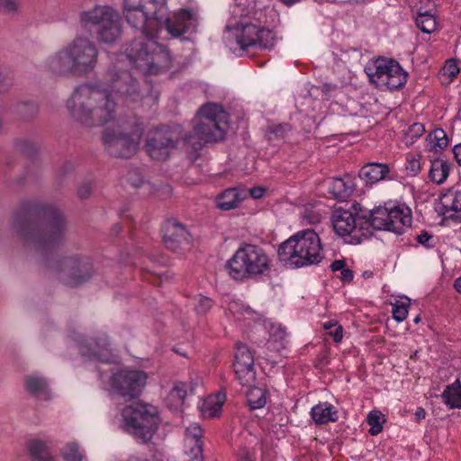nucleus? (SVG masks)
<instances>
[{
	"instance_id": "4",
	"label": "nucleus",
	"mask_w": 461,
	"mask_h": 461,
	"mask_svg": "<svg viewBox=\"0 0 461 461\" xmlns=\"http://www.w3.org/2000/svg\"><path fill=\"white\" fill-rule=\"evenodd\" d=\"M99 50L86 37H77L62 49L50 55L44 68L55 76L87 77L98 64Z\"/></svg>"
},
{
	"instance_id": "30",
	"label": "nucleus",
	"mask_w": 461,
	"mask_h": 461,
	"mask_svg": "<svg viewBox=\"0 0 461 461\" xmlns=\"http://www.w3.org/2000/svg\"><path fill=\"white\" fill-rule=\"evenodd\" d=\"M448 145V139L444 130L435 129L429 132L426 138L427 149L438 152L446 149Z\"/></svg>"
},
{
	"instance_id": "37",
	"label": "nucleus",
	"mask_w": 461,
	"mask_h": 461,
	"mask_svg": "<svg viewBox=\"0 0 461 461\" xmlns=\"http://www.w3.org/2000/svg\"><path fill=\"white\" fill-rule=\"evenodd\" d=\"M358 177L367 188H372L375 184V163H367L361 167Z\"/></svg>"
},
{
	"instance_id": "32",
	"label": "nucleus",
	"mask_w": 461,
	"mask_h": 461,
	"mask_svg": "<svg viewBox=\"0 0 461 461\" xmlns=\"http://www.w3.org/2000/svg\"><path fill=\"white\" fill-rule=\"evenodd\" d=\"M28 447L33 458L39 461H54L44 442L33 439L30 441Z\"/></svg>"
},
{
	"instance_id": "11",
	"label": "nucleus",
	"mask_w": 461,
	"mask_h": 461,
	"mask_svg": "<svg viewBox=\"0 0 461 461\" xmlns=\"http://www.w3.org/2000/svg\"><path fill=\"white\" fill-rule=\"evenodd\" d=\"M275 33L260 24L241 23L230 32L228 44L235 51H245L250 48L257 50H271L275 46Z\"/></svg>"
},
{
	"instance_id": "26",
	"label": "nucleus",
	"mask_w": 461,
	"mask_h": 461,
	"mask_svg": "<svg viewBox=\"0 0 461 461\" xmlns=\"http://www.w3.org/2000/svg\"><path fill=\"white\" fill-rule=\"evenodd\" d=\"M311 416L315 423L325 424L336 421L338 419V412L331 403L324 402H320L312 408Z\"/></svg>"
},
{
	"instance_id": "59",
	"label": "nucleus",
	"mask_w": 461,
	"mask_h": 461,
	"mask_svg": "<svg viewBox=\"0 0 461 461\" xmlns=\"http://www.w3.org/2000/svg\"><path fill=\"white\" fill-rule=\"evenodd\" d=\"M426 417V411L423 408H418L415 411V418L417 421H420Z\"/></svg>"
},
{
	"instance_id": "25",
	"label": "nucleus",
	"mask_w": 461,
	"mask_h": 461,
	"mask_svg": "<svg viewBox=\"0 0 461 461\" xmlns=\"http://www.w3.org/2000/svg\"><path fill=\"white\" fill-rule=\"evenodd\" d=\"M451 163L442 158H436L430 161L428 173L429 179L436 185H443L450 173Z\"/></svg>"
},
{
	"instance_id": "63",
	"label": "nucleus",
	"mask_w": 461,
	"mask_h": 461,
	"mask_svg": "<svg viewBox=\"0 0 461 461\" xmlns=\"http://www.w3.org/2000/svg\"><path fill=\"white\" fill-rule=\"evenodd\" d=\"M373 271L371 270H366V271H364L363 274H362V276L366 279H369V278H372L373 277Z\"/></svg>"
},
{
	"instance_id": "21",
	"label": "nucleus",
	"mask_w": 461,
	"mask_h": 461,
	"mask_svg": "<svg viewBox=\"0 0 461 461\" xmlns=\"http://www.w3.org/2000/svg\"><path fill=\"white\" fill-rule=\"evenodd\" d=\"M24 389L28 394L39 401H49L52 393L47 379L43 376L32 374L24 376Z\"/></svg>"
},
{
	"instance_id": "49",
	"label": "nucleus",
	"mask_w": 461,
	"mask_h": 461,
	"mask_svg": "<svg viewBox=\"0 0 461 461\" xmlns=\"http://www.w3.org/2000/svg\"><path fill=\"white\" fill-rule=\"evenodd\" d=\"M0 7L8 13H14L17 11V3L15 0H0Z\"/></svg>"
},
{
	"instance_id": "24",
	"label": "nucleus",
	"mask_w": 461,
	"mask_h": 461,
	"mask_svg": "<svg viewBox=\"0 0 461 461\" xmlns=\"http://www.w3.org/2000/svg\"><path fill=\"white\" fill-rule=\"evenodd\" d=\"M199 378L197 381L193 384L190 383L187 385L185 383L177 382L174 384L173 388L170 390L168 395L167 396V403L171 409H178L180 408L185 401V398L187 395V391L190 393H194V387L198 384Z\"/></svg>"
},
{
	"instance_id": "20",
	"label": "nucleus",
	"mask_w": 461,
	"mask_h": 461,
	"mask_svg": "<svg viewBox=\"0 0 461 461\" xmlns=\"http://www.w3.org/2000/svg\"><path fill=\"white\" fill-rule=\"evenodd\" d=\"M163 240L168 249L177 251L189 246L190 234L183 224L167 221L163 225Z\"/></svg>"
},
{
	"instance_id": "27",
	"label": "nucleus",
	"mask_w": 461,
	"mask_h": 461,
	"mask_svg": "<svg viewBox=\"0 0 461 461\" xmlns=\"http://www.w3.org/2000/svg\"><path fill=\"white\" fill-rule=\"evenodd\" d=\"M246 197V193L238 188H229L217 197V205L220 209L229 211L237 208Z\"/></svg>"
},
{
	"instance_id": "17",
	"label": "nucleus",
	"mask_w": 461,
	"mask_h": 461,
	"mask_svg": "<svg viewBox=\"0 0 461 461\" xmlns=\"http://www.w3.org/2000/svg\"><path fill=\"white\" fill-rule=\"evenodd\" d=\"M145 148L153 160H165L176 149V140L167 127H158L149 133Z\"/></svg>"
},
{
	"instance_id": "9",
	"label": "nucleus",
	"mask_w": 461,
	"mask_h": 461,
	"mask_svg": "<svg viewBox=\"0 0 461 461\" xmlns=\"http://www.w3.org/2000/svg\"><path fill=\"white\" fill-rule=\"evenodd\" d=\"M197 115L200 121L185 138L187 144L198 149L206 143L224 138L229 128V114L221 105L207 103L199 109Z\"/></svg>"
},
{
	"instance_id": "38",
	"label": "nucleus",
	"mask_w": 461,
	"mask_h": 461,
	"mask_svg": "<svg viewBox=\"0 0 461 461\" xmlns=\"http://www.w3.org/2000/svg\"><path fill=\"white\" fill-rule=\"evenodd\" d=\"M61 455L66 461H82L83 455L79 451L78 445L77 443L67 444L62 451Z\"/></svg>"
},
{
	"instance_id": "28",
	"label": "nucleus",
	"mask_w": 461,
	"mask_h": 461,
	"mask_svg": "<svg viewBox=\"0 0 461 461\" xmlns=\"http://www.w3.org/2000/svg\"><path fill=\"white\" fill-rule=\"evenodd\" d=\"M325 211L321 203H308L300 212L302 221L304 224H317L325 217Z\"/></svg>"
},
{
	"instance_id": "48",
	"label": "nucleus",
	"mask_w": 461,
	"mask_h": 461,
	"mask_svg": "<svg viewBox=\"0 0 461 461\" xmlns=\"http://www.w3.org/2000/svg\"><path fill=\"white\" fill-rule=\"evenodd\" d=\"M128 181L132 186L139 187L142 183L140 171L138 169L131 171L128 175Z\"/></svg>"
},
{
	"instance_id": "8",
	"label": "nucleus",
	"mask_w": 461,
	"mask_h": 461,
	"mask_svg": "<svg viewBox=\"0 0 461 461\" xmlns=\"http://www.w3.org/2000/svg\"><path fill=\"white\" fill-rule=\"evenodd\" d=\"M143 131L137 119H119L103 132L104 149L112 157L130 158L139 149Z\"/></svg>"
},
{
	"instance_id": "64",
	"label": "nucleus",
	"mask_w": 461,
	"mask_h": 461,
	"mask_svg": "<svg viewBox=\"0 0 461 461\" xmlns=\"http://www.w3.org/2000/svg\"><path fill=\"white\" fill-rule=\"evenodd\" d=\"M127 461H155V460H146L139 456H131Z\"/></svg>"
},
{
	"instance_id": "62",
	"label": "nucleus",
	"mask_w": 461,
	"mask_h": 461,
	"mask_svg": "<svg viewBox=\"0 0 461 461\" xmlns=\"http://www.w3.org/2000/svg\"><path fill=\"white\" fill-rule=\"evenodd\" d=\"M300 0H281V2L286 6H292L293 5L298 3Z\"/></svg>"
},
{
	"instance_id": "54",
	"label": "nucleus",
	"mask_w": 461,
	"mask_h": 461,
	"mask_svg": "<svg viewBox=\"0 0 461 461\" xmlns=\"http://www.w3.org/2000/svg\"><path fill=\"white\" fill-rule=\"evenodd\" d=\"M265 188L263 187H253L249 190L250 195L255 199L262 198L265 194Z\"/></svg>"
},
{
	"instance_id": "34",
	"label": "nucleus",
	"mask_w": 461,
	"mask_h": 461,
	"mask_svg": "<svg viewBox=\"0 0 461 461\" xmlns=\"http://www.w3.org/2000/svg\"><path fill=\"white\" fill-rule=\"evenodd\" d=\"M415 22L417 27L425 33H431L437 29L435 15L429 12L419 13Z\"/></svg>"
},
{
	"instance_id": "36",
	"label": "nucleus",
	"mask_w": 461,
	"mask_h": 461,
	"mask_svg": "<svg viewBox=\"0 0 461 461\" xmlns=\"http://www.w3.org/2000/svg\"><path fill=\"white\" fill-rule=\"evenodd\" d=\"M14 111L22 119H31L38 113V106L34 103L23 102L15 105Z\"/></svg>"
},
{
	"instance_id": "23",
	"label": "nucleus",
	"mask_w": 461,
	"mask_h": 461,
	"mask_svg": "<svg viewBox=\"0 0 461 461\" xmlns=\"http://www.w3.org/2000/svg\"><path fill=\"white\" fill-rule=\"evenodd\" d=\"M355 183L350 176L335 177L329 184V192L338 201H345L354 191Z\"/></svg>"
},
{
	"instance_id": "15",
	"label": "nucleus",
	"mask_w": 461,
	"mask_h": 461,
	"mask_svg": "<svg viewBox=\"0 0 461 461\" xmlns=\"http://www.w3.org/2000/svg\"><path fill=\"white\" fill-rule=\"evenodd\" d=\"M147 375L140 370H120L110 378L111 390L131 400L138 397L146 384Z\"/></svg>"
},
{
	"instance_id": "18",
	"label": "nucleus",
	"mask_w": 461,
	"mask_h": 461,
	"mask_svg": "<svg viewBox=\"0 0 461 461\" xmlns=\"http://www.w3.org/2000/svg\"><path fill=\"white\" fill-rule=\"evenodd\" d=\"M77 343L80 354L90 360H97L104 363L115 361V355L112 345L105 334H101L91 339V342H84L78 338H73Z\"/></svg>"
},
{
	"instance_id": "58",
	"label": "nucleus",
	"mask_w": 461,
	"mask_h": 461,
	"mask_svg": "<svg viewBox=\"0 0 461 461\" xmlns=\"http://www.w3.org/2000/svg\"><path fill=\"white\" fill-rule=\"evenodd\" d=\"M453 154L457 164L461 167V143L454 146Z\"/></svg>"
},
{
	"instance_id": "50",
	"label": "nucleus",
	"mask_w": 461,
	"mask_h": 461,
	"mask_svg": "<svg viewBox=\"0 0 461 461\" xmlns=\"http://www.w3.org/2000/svg\"><path fill=\"white\" fill-rule=\"evenodd\" d=\"M290 131V125L288 123L279 124L271 128V133H274L276 137H284L285 133Z\"/></svg>"
},
{
	"instance_id": "5",
	"label": "nucleus",
	"mask_w": 461,
	"mask_h": 461,
	"mask_svg": "<svg viewBox=\"0 0 461 461\" xmlns=\"http://www.w3.org/2000/svg\"><path fill=\"white\" fill-rule=\"evenodd\" d=\"M375 204L372 199L360 198L350 209L336 208L331 215L335 233L350 244L372 238L375 232Z\"/></svg>"
},
{
	"instance_id": "55",
	"label": "nucleus",
	"mask_w": 461,
	"mask_h": 461,
	"mask_svg": "<svg viewBox=\"0 0 461 461\" xmlns=\"http://www.w3.org/2000/svg\"><path fill=\"white\" fill-rule=\"evenodd\" d=\"M346 267V263L344 260H340V259H338V260H334L331 265H330V268L333 272H340L342 271L343 268Z\"/></svg>"
},
{
	"instance_id": "42",
	"label": "nucleus",
	"mask_w": 461,
	"mask_h": 461,
	"mask_svg": "<svg viewBox=\"0 0 461 461\" xmlns=\"http://www.w3.org/2000/svg\"><path fill=\"white\" fill-rule=\"evenodd\" d=\"M459 71L460 68L457 63V58H455L446 61L445 66L442 68L441 74L451 81L457 76Z\"/></svg>"
},
{
	"instance_id": "3",
	"label": "nucleus",
	"mask_w": 461,
	"mask_h": 461,
	"mask_svg": "<svg viewBox=\"0 0 461 461\" xmlns=\"http://www.w3.org/2000/svg\"><path fill=\"white\" fill-rule=\"evenodd\" d=\"M14 228L41 253H52L65 236L66 221L56 207L30 203L14 213Z\"/></svg>"
},
{
	"instance_id": "43",
	"label": "nucleus",
	"mask_w": 461,
	"mask_h": 461,
	"mask_svg": "<svg viewBox=\"0 0 461 461\" xmlns=\"http://www.w3.org/2000/svg\"><path fill=\"white\" fill-rule=\"evenodd\" d=\"M194 310L198 314H205L212 307V301L203 295L198 294L194 299Z\"/></svg>"
},
{
	"instance_id": "10",
	"label": "nucleus",
	"mask_w": 461,
	"mask_h": 461,
	"mask_svg": "<svg viewBox=\"0 0 461 461\" xmlns=\"http://www.w3.org/2000/svg\"><path fill=\"white\" fill-rule=\"evenodd\" d=\"M122 416L124 429L143 441L150 439L158 428V410L152 405L137 402L126 406Z\"/></svg>"
},
{
	"instance_id": "22",
	"label": "nucleus",
	"mask_w": 461,
	"mask_h": 461,
	"mask_svg": "<svg viewBox=\"0 0 461 461\" xmlns=\"http://www.w3.org/2000/svg\"><path fill=\"white\" fill-rule=\"evenodd\" d=\"M440 212L447 218L461 220V190L449 189L439 198Z\"/></svg>"
},
{
	"instance_id": "12",
	"label": "nucleus",
	"mask_w": 461,
	"mask_h": 461,
	"mask_svg": "<svg viewBox=\"0 0 461 461\" xmlns=\"http://www.w3.org/2000/svg\"><path fill=\"white\" fill-rule=\"evenodd\" d=\"M80 19L85 27L97 26V38L104 43H113L122 35L120 14L110 6L97 5L83 12Z\"/></svg>"
},
{
	"instance_id": "7",
	"label": "nucleus",
	"mask_w": 461,
	"mask_h": 461,
	"mask_svg": "<svg viewBox=\"0 0 461 461\" xmlns=\"http://www.w3.org/2000/svg\"><path fill=\"white\" fill-rule=\"evenodd\" d=\"M278 257L295 267L318 264L323 258L321 239L313 230H300L279 246Z\"/></svg>"
},
{
	"instance_id": "35",
	"label": "nucleus",
	"mask_w": 461,
	"mask_h": 461,
	"mask_svg": "<svg viewBox=\"0 0 461 461\" xmlns=\"http://www.w3.org/2000/svg\"><path fill=\"white\" fill-rule=\"evenodd\" d=\"M410 307V299L405 298L399 301H396L393 303L392 313L393 317L398 322L402 321L406 319Z\"/></svg>"
},
{
	"instance_id": "57",
	"label": "nucleus",
	"mask_w": 461,
	"mask_h": 461,
	"mask_svg": "<svg viewBox=\"0 0 461 461\" xmlns=\"http://www.w3.org/2000/svg\"><path fill=\"white\" fill-rule=\"evenodd\" d=\"M385 421L384 415L381 412L376 411V435L382 431L383 423Z\"/></svg>"
},
{
	"instance_id": "60",
	"label": "nucleus",
	"mask_w": 461,
	"mask_h": 461,
	"mask_svg": "<svg viewBox=\"0 0 461 461\" xmlns=\"http://www.w3.org/2000/svg\"><path fill=\"white\" fill-rule=\"evenodd\" d=\"M366 71L369 77L370 82L375 83V72H372L371 68L369 67L366 68Z\"/></svg>"
},
{
	"instance_id": "33",
	"label": "nucleus",
	"mask_w": 461,
	"mask_h": 461,
	"mask_svg": "<svg viewBox=\"0 0 461 461\" xmlns=\"http://www.w3.org/2000/svg\"><path fill=\"white\" fill-rule=\"evenodd\" d=\"M247 402L250 409H260L267 402V392L259 387L250 388L247 393Z\"/></svg>"
},
{
	"instance_id": "13",
	"label": "nucleus",
	"mask_w": 461,
	"mask_h": 461,
	"mask_svg": "<svg viewBox=\"0 0 461 461\" xmlns=\"http://www.w3.org/2000/svg\"><path fill=\"white\" fill-rule=\"evenodd\" d=\"M411 222V210L405 203L390 201L376 206V230L402 234Z\"/></svg>"
},
{
	"instance_id": "1",
	"label": "nucleus",
	"mask_w": 461,
	"mask_h": 461,
	"mask_svg": "<svg viewBox=\"0 0 461 461\" xmlns=\"http://www.w3.org/2000/svg\"><path fill=\"white\" fill-rule=\"evenodd\" d=\"M122 14L131 27L140 31V36L126 47L125 56L147 76L166 72L172 61L168 50L148 34L146 29L149 23L153 21L164 23L168 33L175 37L197 26V14L193 9L182 8L168 16L167 0H123Z\"/></svg>"
},
{
	"instance_id": "51",
	"label": "nucleus",
	"mask_w": 461,
	"mask_h": 461,
	"mask_svg": "<svg viewBox=\"0 0 461 461\" xmlns=\"http://www.w3.org/2000/svg\"><path fill=\"white\" fill-rule=\"evenodd\" d=\"M78 195L81 199H86L92 193V188L89 184H84L78 188Z\"/></svg>"
},
{
	"instance_id": "31",
	"label": "nucleus",
	"mask_w": 461,
	"mask_h": 461,
	"mask_svg": "<svg viewBox=\"0 0 461 461\" xmlns=\"http://www.w3.org/2000/svg\"><path fill=\"white\" fill-rule=\"evenodd\" d=\"M224 402L225 394L223 393H217L207 397L202 406L203 416L209 418L217 416L221 412Z\"/></svg>"
},
{
	"instance_id": "52",
	"label": "nucleus",
	"mask_w": 461,
	"mask_h": 461,
	"mask_svg": "<svg viewBox=\"0 0 461 461\" xmlns=\"http://www.w3.org/2000/svg\"><path fill=\"white\" fill-rule=\"evenodd\" d=\"M367 423L370 425V429H368V433L372 436H375V410H372L369 411L367 418H366Z\"/></svg>"
},
{
	"instance_id": "14",
	"label": "nucleus",
	"mask_w": 461,
	"mask_h": 461,
	"mask_svg": "<svg viewBox=\"0 0 461 461\" xmlns=\"http://www.w3.org/2000/svg\"><path fill=\"white\" fill-rule=\"evenodd\" d=\"M48 267L60 274V279L69 286H77L87 281L91 275V265L81 258L69 257L60 261L50 260Z\"/></svg>"
},
{
	"instance_id": "40",
	"label": "nucleus",
	"mask_w": 461,
	"mask_h": 461,
	"mask_svg": "<svg viewBox=\"0 0 461 461\" xmlns=\"http://www.w3.org/2000/svg\"><path fill=\"white\" fill-rule=\"evenodd\" d=\"M421 156L420 154L409 153L406 156V170L409 175L416 176L421 170Z\"/></svg>"
},
{
	"instance_id": "6",
	"label": "nucleus",
	"mask_w": 461,
	"mask_h": 461,
	"mask_svg": "<svg viewBox=\"0 0 461 461\" xmlns=\"http://www.w3.org/2000/svg\"><path fill=\"white\" fill-rule=\"evenodd\" d=\"M271 267L272 259L262 247L246 242L226 262L229 276L240 282L267 276Z\"/></svg>"
},
{
	"instance_id": "29",
	"label": "nucleus",
	"mask_w": 461,
	"mask_h": 461,
	"mask_svg": "<svg viewBox=\"0 0 461 461\" xmlns=\"http://www.w3.org/2000/svg\"><path fill=\"white\" fill-rule=\"evenodd\" d=\"M441 398L443 402L450 409L461 408V383L459 380L447 385Z\"/></svg>"
},
{
	"instance_id": "41",
	"label": "nucleus",
	"mask_w": 461,
	"mask_h": 461,
	"mask_svg": "<svg viewBox=\"0 0 461 461\" xmlns=\"http://www.w3.org/2000/svg\"><path fill=\"white\" fill-rule=\"evenodd\" d=\"M202 429L199 424L192 423L185 429V443L202 442Z\"/></svg>"
},
{
	"instance_id": "39",
	"label": "nucleus",
	"mask_w": 461,
	"mask_h": 461,
	"mask_svg": "<svg viewBox=\"0 0 461 461\" xmlns=\"http://www.w3.org/2000/svg\"><path fill=\"white\" fill-rule=\"evenodd\" d=\"M425 132V127L422 123L414 122L409 126L405 131V143L406 145H411L414 141L419 139Z\"/></svg>"
},
{
	"instance_id": "44",
	"label": "nucleus",
	"mask_w": 461,
	"mask_h": 461,
	"mask_svg": "<svg viewBox=\"0 0 461 461\" xmlns=\"http://www.w3.org/2000/svg\"><path fill=\"white\" fill-rule=\"evenodd\" d=\"M203 443L195 442V443H185V452L190 456L193 461H202L203 456Z\"/></svg>"
},
{
	"instance_id": "47",
	"label": "nucleus",
	"mask_w": 461,
	"mask_h": 461,
	"mask_svg": "<svg viewBox=\"0 0 461 461\" xmlns=\"http://www.w3.org/2000/svg\"><path fill=\"white\" fill-rule=\"evenodd\" d=\"M392 179L389 167L385 164L376 163V182Z\"/></svg>"
},
{
	"instance_id": "16",
	"label": "nucleus",
	"mask_w": 461,
	"mask_h": 461,
	"mask_svg": "<svg viewBox=\"0 0 461 461\" xmlns=\"http://www.w3.org/2000/svg\"><path fill=\"white\" fill-rule=\"evenodd\" d=\"M407 77L408 74L395 59L376 58V88H400L407 82Z\"/></svg>"
},
{
	"instance_id": "56",
	"label": "nucleus",
	"mask_w": 461,
	"mask_h": 461,
	"mask_svg": "<svg viewBox=\"0 0 461 461\" xmlns=\"http://www.w3.org/2000/svg\"><path fill=\"white\" fill-rule=\"evenodd\" d=\"M9 85L7 77L0 72V93L6 91Z\"/></svg>"
},
{
	"instance_id": "45",
	"label": "nucleus",
	"mask_w": 461,
	"mask_h": 461,
	"mask_svg": "<svg viewBox=\"0 0 461 461\" xmlns=\"http://www.w3.org/2000/svg\"><path fill=\"white\" fill-rule=\"evenodd\" d=\"M323 328L335 342L341 341L343 338L342 327L339 325L338 322L327 321L323 324Z\"/></svg>"
},
{
	"instance_id": "2",
	"label": "nucleus",
	"mask_w": 461,
	"mask_h": 461,
	"mask_svg": "<svg viewBox=\"0 0 461 461\" xmlns=\"http://www.w3.org/2000/svg\"><path fill=\"white\" fill-rule=\"evenodd\" d=\"M126 104L142 99L137 80L131 73L113 64L103 77V86L86 82L77 85L67 100L72 119L87 128L104 126L116 118L117 104L112 95Z\"/></svg>"
},
{
	"instance_id": "19",
	"label": "nucleus",
	"mask_w": 461,
	"mask_h": 461,
	"mask_svg": "<svg viewBox=\"0 0 461 461\" xmlns=\"http://www.w3.org/2000/svg\"><path fill=\"white\" fill-rule=\"evenodd\" d=\"M233 369L240 384L249 386L254 382V357L249 348L242 343L236 344Z\"/></svg>"
},
{
	"instance_id": "61",
	"label": "nucleus",
	"mask_w": 461,
	"mask_h": 461,
	"mask_svg": "<svg viewBox=\"0 0 461 461\" xmlns=\"http://www.w3.org/2000/svg\"><path fill=\"white\" fill-rule=\"evenodd\" d=\"M454 286L456 290L461 294V276L455 281Z\"/></svg>"
},
{
	"instance_id": "46",
	"label": "nucleus",
	"mask_w": 461,
	"mask_h": 461,
	"mask_svg": "<svg viewBox=\"0 0 461 461\" xmlns=\"http://www.w3.org/2000/svg\"><path fill=\"white\" fill-rule=\"evenodd\" d=\"M416 240L418 243L424 246L425 248L435 247L434 236L426 230H423L419 235H417Z\"/></svg>"
},
{
	"instance_id": "53",
	"label": "nucleus",
	"mask_w": 461,
	"mask_h": 461,
	"mask_svg": "<svg viewBox=\"0 0 461 461\" xmlns=\"http://www.w3.org/2000/svg\"><path fill=\"white\" fill-rule=\"evenodd\" d=\"M339 277L343 282H350L353 279L354 275L352 270H350L348 267H345L342 269V271H340Z\"/></svg>"
}]
</instances>
